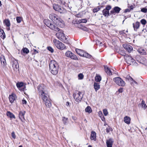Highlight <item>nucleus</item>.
I'll use <instances>...</instances> for the list:
<instances>
[{
    "label": "nucleus",
    "instance_id": "1",
    "mask_svg": "<svg viewBox=\"0 0 147 147\" xmlns=\"http://www.w3.org/2000/svg\"><path fill=\"white\" fill-rule=\"evenodd\" d=\"M59 66L57 62L55 61H51L49 64V70L54 75H57L58 73Z\"/></svg>",
    "mask_w": 147,
    "mask_h": 147
},
{
    "label": "nucleus",
    "instance_id": "2",
    "mask_svg": "<svg viewBox=\"0 0 147 147\" xmlns=\"http://www.w3.org/2000/svg\"><path fill=\"white\" fill-rule=\"evenodd\" d=\"M44 23L51 29L55 31L59 30V28L57 27L56 24L50 20L45 19L44 20Z\"/></svg>",
    "mask_w": 147,
    "mask_h": 147
},
{
    "label": "nucleus",
    "instance_id": "3",
    "mask_svg": "<svg viewBox=\"0 0 147 147\" xmlns=\"http://www.w3.org/2000/svg\"><path fill=\"white\" fill-rule=\"evenodd\" d=\"M49 17L53 22H55L58 25L60 26L61 23H63V22L60 19L58 16L55 14H50L49 15Z\"/></svg>",
    "mask_w": 147,
    "mask_h": 147
},
{
    "label": "nucleus",
    "instance_id": "4",
    "mask_svg": "<svg viewBox=\"0 0 147 147\" xmlns=\"http://www.w3.org/2000/svg\"><path fill=\"white\" fill-rule=\"evenodd\" d=\"M58 31L59 32H58L56 34L57 38L62 41L65 43H68V40L65 34L63 33V31L59 29V30Z\"/></svg>",
    "mask_w": 147,
    "mask_h": 147
},
{
    "label": "nucleus",
    "instance_id": "5",
    "mask_svg": "<svg viewBox=\"0 0 147 147\" xmlns=\"http://www.w3.org/2000/svg\"><path fill=\"white\" fill-rule=\"evenodd\" d=\"M53 42L56 47L58 49L62 50L65 49V45L61 42L56 39L53 40Z\"/></svg>",
    "mask_w": 147,
    "mask_h": 147
},
{
    "label": "nucleus",
    "instance_id": "6",
    "mask_svg": "<svg viewBox=\"0 0 147 147\" xmlns=\"http://www.w3.org/2000/svg\"><path fill=\"white\" fill-rule=\"evenodd\" d=\"M74 99L76 102L80 101L83 97L82 93L79 91H77L73 94Z\"/></svg>",
    "mask_w": 147,
    "mask_h": 147
},
{
    "label": "nucleus",
    "instance_id": "7",
    "mask_svg": "<svg viewBox=\"0 0 147 147\" xmlns=\"http://www.w3.org/2000/svg\"><path fill=\"white\" fill-rule=\"evenodd\" d=\"M76 53L80 56L89 58H90L91 57V56L88 53L84 52L83 50L76 49Z\"/></svg>",
    "mask_w": 147,
    "mask_h": 147
},
{
    "label": "nucleus",
    "instance_id": "8",
    "mask_svg": "<svg viewBox=\"0 0 147 147\" xmlns=\"http://www.w3.org/2000/svg\"><path fill=\"white\" fill-rule=\"evenodd\" d=\"M113 81L116 84L120 86H124L125 84V82L120 77H117L114 78Z\"/></svg>",
    "mask_w": 147,
    "mask_h": 147
},
{
    "label": "nucleus",
    "instance_id": "9",
    "mask_svg": "<svg viewBox=\"0 0 147 147\" xmlns=\"http://www.w3.org/2000/svg\"><path fill=\"white\" fill-rule=\"evenodd\" d=\"M53 7L55 10L60 12L61 13H65L66 11L63 8L57 4H53Z\"/></svg>",
    "mask_w": 147,
    "mask_h": 147
},
{
    "label": "nucleus",
    "instance_id": "10",
    "mask_svg": "<svg viewBox=\"0 0 147 147\" xmlns=\"http://www.w3.org/2000/svg\"><path fill=\"white\" fill-rule=\"evenodd\" d=\"M12 67L15 70L18 69L19 66L17 60L14 58L11 59Z\"/></svg>",
    "mask_w": 147,
    "mask_h": 147
},
{
    "label": "nucleus",
    "instance_id": "11",
    "mask_svg": "<svg viewBox=\"0 0 147 147\" xmlns=\"http://www.w3.org/2000/svg\"><path fill=\"white\" fill-rule=\"evenodd\" d=\"M111 8V7L109 5H107L105 9H104L102 11L103 15L105 16H108L109 15V10Z\"/></svg>",
    "mask_w": 147,
    "mask_h": 147
},
{
    "label": "nucleus",
    "instance_id": "12",
    "mask_svg": "<svg viewBox=\"0 0 147 147\" xmlns=\"http://www.w3.org/2000/svg\"><path fill=\"white\" fill-rule=\"evenodd\" d=\"M125 59L127 64L131 65L135 63V60L131 56L129 55L125 56Z\"/></svg>",
    "mask_w": 147,
    "mask_h": 147
},
{
    "label": "nucleus",
    "instance_id": "13",
    "mask_svg": "<svg viewBox=\"0 0 147 147\" xmlns=\"http://www.w3.org/2000/svg\"><path fill=\"white\" fill-rule=\"evenodd\" d=\"M65 55L67 57H69L74 60L78 59L76 55L71 53L70 51H67L65 54Z\"/></svg>",
    "mask_w": 147,
    "mask_h": 147
},
{
    "label": "nucleus",
    "instance_id": "14",
    "mask_svg": "<svg viewBox=\"0 0 147 147\" xmlns=\"http://www.w3.org/2000/svg\"><path fill=\"white\" fill-rule=\"evenodd\" d=\"M37 88L39 94L46 91L45 90V86L43 84L39 85L38 86Z\"/></svg>",
    "mask_w": 147,
    "mask_h": 147
},
{
    "label": "nucleus",
    "instance_id": "15",
    "mask_svg": "<svg viewBox=\"0 0 147 147\" xmlns=\"http://www.w3.org/2000/svg\"><path fill=\"white\" fill-rule=\"evenodd\" d=\"M121 9L119 7L116 6L114 7L113 9L110 11V14L115 15L116 13H118Z\"/></svg>",
    "mask_w": 147,
    "mask_h": 147
},
{
    "label": "nucleus",
    "instance_id": "16",
    "mask_svg": "<svg viewBox=\"0 0 147 147\" xmlns=\"http://www.w3.org/2000/svg\"><path fill=\"white\" fill-rule=\"evenodd\" d=\"M123 47L129 53H130L133 51V48L130 45L125 44L123 45Z\"/></svg>",
    "mask_w": 147,
    "mask_h": 147
},
{
    "label": "nucleus",
    "instance_id": "17",
    "mask_svg": "<svg viewBox=\"0 0 147 147\" xmlns=\"http://www.w3.org/2000/svg\"><path fill=\"white\" fill-rule=\"evenodd\" d=\"M39 97L42 99L43 101H46L48 99L47 96V93L46 91L39 94Z\"/></svg>",
    "mask_w": 147,
    "mask_h": 147
},
{
    "label": "nucleus",
    "instance_id": "18",
    "mask_svg": "<svg viewBox=\"0 0 147 147\" xmlns=\"http://www.w3.org/2000/svg\"><path fill=\"white\" fill-rule=\"evenodd\" d=\"M25 113V111H21L19 113V117L22 122H24L25 120L24 116Z\"/></svg>",
    "mask_w": 147,
    "mask_h": 147
},
{
    "label": "nucleus",
    "instance_id": "19",
    "mask_svg": "<svg viewBox=\"0 0 147 147\" xmlns=\"http://www.w3.org/2000/svg\"><path fill=\"white\" fill-rule=\"evenodd\" d=\"M16 86L18 88H20L21 87L23 88L21 90L22 91H24L26 87L24 85V83L22 82H19L16 84Z\"/></svg>",
    "mask_w": 147,
    "mask_h": 147
},
{
    "label": "nucleus",
    "instance_id": "20",
    "mask_svg": "<svg viewBox=\"0 0 147 147\" xmlns=\"http://www.w3.org/2000/svg\"><path fill=\"white\" fill-rule=\"evenodd\" d=\"M113 140L112 138H110L106 141V144L107 147H112Z\"/></svg>",
    "mask_w": 147,
    "mask_h": 147
},
{
    "label": "nucleus",
    "instance_id": "21",
    "mask_svg": "<svg viewBox=\"0 0 147 147\" xmlns=\"http://www.w3.org/2000/svg\"><path fill=\"white\" fill-rule=\"evenodd\" d=\"M140 23L138 22H136L135 23L133 24V27L134 31H136L140 26Z\"/></svg>",
    "mask_w": 147,
    "mask_h": 147
},
{
    "label": "nucleus",
    "instance_id": "22",
    "mask_svg": "<svg viewBox=\"0 0 147 147\" xmlns=\"http://www.w3.org/2000/svg\"><path fill=\"white\" fill-rule=\"evenodd\" d=\"M0 61L1 65L5 66L6 65V63L5 57L4 56L2 55L1 57Z\"/></svg>",
    "mask_w": 147,
    "mask_h": 147
},
{
    "label": "nucleus",
    "instance_id": "23",
    "mask_svg": "<svg viewBox=\"0 0 147 147\" xmlns=\"http://www.w3.org/2000/svg\"><path fill=\"white\" fill-rule=\"evenodd\" d=\"M138 106L139 107L143 108L144 109H146L147 107L145 101L144 100H142L141 103L139 104Z\"/></svg>",
    "mask_w": 147,
    "mask_h": 147
},
{
    "label": "nucleus",
    "instance_id": "24",
    "mask_svg": "<svg viewBox=\"0 0 147 147\" xmlns=\"http://www.w3.org/2000/svg\"><path fill=\"white\" fill-rule=\"evenodd\" d=\"M138 52L141 55H145L146 54L145 50L142 48L138 49L137 50Z\"/></svg>",
    "mask_w": 147,
    "mask_h": 147
},
{
    "label": "nucleus",
    "instance_id": "25",
    "mask_svg": "<svg viewBox=\"0 0 147 147\" xmlns=\"http://www.w3.org/2000/svg\"><path fill=\"white\" fill-rule=\"evenodd\" d=\"M105 70V72L109 75H112V74L110 69L107 66H104Z\"/></svg>",
    "mask_w": 147,
    "mask_h": 147
},
{
    "label": "nucleus",
    "instance_id": "26",
    "mask_svg": "<svg viewBox=\"0 0 147 147\" xmlns=\"http://www.w3.org/2000/svg\"><path fill=\"white\" fill-rule=\"evenodd\" d=\"M96 132L94 131H92L90 136V139L94 141L96 140Z\"/></svg>",
    "mask_w": 147,
    "mask_h": 147
},
{
    "label": "nucleus",
    "instance_id": "27",
    "mask_svg": "<svg viewBox=\"0 0 147 147\" xmlns=\"http://www.w3.org/2000/svg\"><path fill=\"white\" fill-rule=\"evenodd\" d=\"M15 95L13 94H12L11 95H9V99L10 102L11 103H13L15 100Z\"/></svg>",
    "mask_w": 147,
    "mask_h": 147
},
{
    "label": "nucleus",
    "instance_id": "28",
    "mask_svg": "<svg viewBox=\"0 0 147 147\" xmlns=\"http://www.w3.org/2000/svg\"><path fill=\"white\" fill-rule=\"evenodd\" d=\"M46 106L48 108H50L51 106V103L50 102V100L47 99L46 101H44Z\"/></svg>",
    "mask_w": 147,
    "mask_h": 147
},
{
    "label": "nucleus",
    "instance_id": "29",
    "mask_svg": "<svg viewBox=\"0 0 147 147\" xmlns=\"http://www.w3.org/2000/svg\"><path fill=\"white\" fill-rule=\"evenodd\" d=\"M94 87L96 92L100 88L99 84L97 82H94Z\"/></svg>",
    "mask_w": 147,
    "mask_h": 147
},
{
    "label": "nucleus",
    "instance_id": "30",
    "mask_svg": "<svg viewBox=\"0 0 147 147\" xmlns=\"http://www.w3.org/2000/svg\"><path fill=\"white\" fill-rule=\"evenodd\" d=\"M7 115L10 118L15 119L16 117L14 115L10 112L8 111L6 113Z\"/></svg>",
    "mask_w": 147,
    "mask_h": 147
},
{
    "label": "nucleus",
    "instance_id": "31",
    "mask_svg": "<svg viewBox=\"0 0 147 147\" xmlns=\"http://www.w3.org/2000/svg\"><path fill=\"white\" fill-rule=\"evenodd\" d=\"M4 24L7 27L10 26V21L8 19H5L3 22Z\"/></svg>",
    "mask_w": 147,
    "mask_h": 147
},
{
    "label": "nucleus",
    "instance_id": "32",
    "mask_svg": "<svg viewBox=\"0 0 147 147\" xmlns=\"http://www.w3.org/2000/svg\"><path fill=\"white\" fill-rule=\"evenodd\" d=\"M0 36L3 39H4L5 37V33L4 31L2 29H0Z\"/></svg>",
    "mask_w": 147,
    "mask_h": 147
},
{
    "label": "nucleus",
    "instance_id": "33",
    "mask_svg": "<svg viewBox=\"0 0 147 147\" xmlns=\"http://www.w3.org/2000/svg\"><path fill=\"white\" fill-rule=\"evenodd\" d=\"M130 119L129 117L126 116L124 118V122L127 123L129 124L130 122Z\"/></svg>",
    "mask_w": 147,
    "mask_h": 147
},
{
    "label": "nucleus",
    "instance_id": "34",
    "mask_svg": "<svg viewBox=\"0 0 147 147\" xmlns=\"http://www.w3.org/2000/svg\"><path fill=\"white\" fill-rule=\"evenodd\" d=\"M86 112L88 113H90L92 111L91 107L90 106H88L85 109Z\"/></svg>",
    "mask_w": 147,
    "mask_h": 147
},
{
    "label": "nucleus",
    "instance_id": "35",
    "mask_svg": "<svg viewBox=\"0 0 147 147\" xmlns=\"http://www.w3.org/2000/svg\"><path fill=\"white\" fill-rule=\"evenodd\" d=\"M101 80V77L99 76H96L95 77V80L96 82H100Z\"/></svg>",
    "mask_w": 147,
    "mask_h": 147
},
{
    "label": "nucleus",
    "instance_id": "36",
    "mask_svg": "<svg viewBox=\"0 0 147 147\" xmlns=\"http://www.w3.org/2000/svg\"><path fill=\"white\" fill-rule=\"evenodd\" d=\"M22 51L24 53L28 54L29 52V50L26 47L23 48Z\"/></svg>",
    "mask_w": 147,
    "mask_h": 147
},
{
    "label": "nucleus",
    "instance_id": "37",
    "mask_svg": "<svg viewBox=\"0 0 147 147\" xmlns=\"http://www.w3.org/2000/svg\"><path fill=\"white\" fill-rule=\"evenodd\" d=\"M68 118L66 117H62V121L64 124L66 125L67 123Z\"/></svg>",
    "mask_w": 147,
    "mask_h": 147
},
{
    "label": "nucleus",
    "instance_id": "38",
    "mask_svg": "<svg viewBox=\"0 0 147 147\" xmlns=\"http://www.w3.org/2000/svg\"><path fill=\"white\" fill-rule=\"evenodd\" d=\"M78 80H82L84 78V76L82 73H80L78 75Z\"/></svg>",
    "mask_w": 147,
    "mask_h": 147
},
{
    "label": "nucleus",
    "instance_id": "39",
    "mask_svg": "<svg viewBox=\"0 0 147 147\" xmlns=\"http://www.w3.org/2000/svg\"><path fill=\"white\" fill-rule=\"evenodd\" d=\"M78 22L79 23H86L87 22V20L86 19H82L80 20H79Z\"/></svg>",
    "mask_w": 147,
    "mask_h": 147
},
{
    "label": "nucleus",
    "instance_id": "40",
    "mask_svg": "<svg viewBox=\"0 0 147 147\" xmlns=\"http://www.w3.org/2000/svg\"><path fill=\"white\" fill-rule=\"evenodd\" d=\"M100 9V7H99L94 8L93 9V12L94 13L96 12L99 11Z\"/></svg>",
    "mask_w": 147,
    "mask_h": 147
},
{
    "label": "nucleus",
    "instance_id": "41",
    "mask_svg": "<svg viewBox=\"0 0 147 147\" xmlns=\"http://www.w3.org/2000/svg\"><path fill=\"white\" fill-rule=\"evenodd\" d=\"M126 79L131 82L133 78L127 75L125 78Z\"/></svg>",
    "mask_w": 147,
    "mask_h": 147
},
{
    "label": "nucleus",
    "instance_id": "42",
    "mask_svg": "<svg viewBox=\"0 0 147 147\" xmlns=\"http://www.w3.org/2000/svg\"><path fill=\"white\" fill-rule=\"evenodd\" d=\"M80 26H81V24L79 25L78 26V28H80L82 30L84 31H86L87 30H88L87 28H86V27H80Z\"/></svg>",
    "mask_w": 147,
    "mask_h": 147
},
{
    "label": "nucleus",
    "instance_id": "43",
    "mask_svg": "<svg viewBox=\"0 0 147 147\" xmlns=\"http://www.w3.org/2000/svg\"><path fill=\"white\" fill-rule=\"evenodd\" d=\"M103 112L104 115L106 116H107L108 114V112L107 109H104L103 110Z\"/></svg>",
    "mask_w": 147,
    "mask_h": 147
},
{
    "label": "nucleus",
    "instance_id": "44",
    "mask_svg": "<svg viewBox=\"0 0 147 147\" xmlns=\"http://www.w3.org/2000/svg\"><path fill=\"white\" fill-rule=\"evenodd\" d=\"M140 22L142 24L145 25L146 23V21L144 19H142L141 20Z\"/></svg>",
    "mask_w": 147,
    "mask_h": 147
},
{
    "label": "nucleus",
    "instance_id": "45",
    "mask_svg": "<svg viewBox=\"0 0 147 147\" xmlns=\"http://www.w3.org/2000/svg\"><path fill=\"white\" fill-rule=\"evenodd\" d=\"M16 20L18 23H20L21 22L22 18L20 17H16Z\"/></svg>",
    "mask_w": 147,
    "mask_h": 147
},
{
    "label": "nucleus",
    "instance_id": "46",
    "mask_svg": "<svg viewBox=\"0 0 147 147\" xmlns=\"http://www.w3.org/2000/svg\"><path fill=\"white\" fill-rule=\"evenodd\" d=\"M119 53L121 55L124 56L125 59V56H126V55H128L126 54L125 53L124 51H121Z\"/></svg>",
    "mask_w": 147,
    "mask_h": 147
},
{
    "label": "nucleus",
    "instance_id": "47",
    "mask_svg": "<svg viewBox=\"0 0 147 147\" xmlns=\"http://www.w3.org/2000/svg\"><path fill=\"white\" fill-rule=\"evenodd\" d=\"M47 49L49 51L51 52V53H53L54 50L51 47H47Z\"/></svg>",
    "mask_w": 147,
    "mask_h": 147
},
{
    "label": "nucleus",
    "instance_id": "48",
    "mask_svg": "<svg viewBox=\"0 0 147 147\" xmlns=\"http://www.w3.org/2000/svg\"><path fill=\"white\" fill-rule=\"evenodd\" d=\"M106 132L107 133H109L110 131H112V128L109 127V128H106Z\"/></svg>",
    "mask_w": 147,
    "mask_h": 147
},
{
    "label": "nucleus",
    "instance_id": "49",
    "mask_svg": "<svg viewBox=\"0 0 147 147\" xmlns=\"http://www.w3.org/2000/svg\"><path fill=\"white\" fill-rule=\"evenodd\" d=\"M141 11L142 12L145 13L147 11V9L146 8H143L141 9Z\"/></svg>",
    "mask_w": 147,
    "mask_h": 147
},
{
    "label": "nucleus",
    "instance_id": "50",
    "mask_svg": "<svg viewBox=\"0 0 147 147\" xmlns=\"http://www.w3.org/2000/svg\"><path fill=\"white\" fill-rule=\"evenodd\" d=\"M11 135L12 137L14 139H15L16 138V135L14 132L13 131L11 134Z\"/></svg>",
    "mask_w": 147,
    "mask_h": 147
},
{
    "label": "nucleus",
    "instance_id": "51",
    "mask_svg": "<svg viewBox=\"0 0 147 147\" xmlns=\"http://www.w3.org/2000/svg\"><path fill=\"white\" fill-rule=\"evenodd\" d=\"M119 93H122L123 92V89L122 88H120L118 90Z\"/></svg>",
    "mask_w": 147,
    "mask_h": 147
},
{
    "label": "nucleus",
    "instance_id": "52",
    "mask_svg": "<svg viewBox=\"0 0 147 147\" xmlns=\"http://www.w3.org/2000/svg\"><path fill=\"white\" fill-rule=\"evenodd\" d=\"M131 84H134V83H135L136 84H137V82L136 81H134V80H133V79H132V80L131 81Z\"/></svg>",
    "mask_w": 147,
    "mask_h": 147
},
{
    "label": "nucleus",
    "instance_id": "53",
    "mask_svg": "<svg viewBox=\"0 0 147 147\" xmlns=\"http://www.w3.org/2000/svg\"><path fill=\"white\" fill-rule=\"evenodd\" d=\"M59 3L63 5H64L65 3V2L61 0H59Z\"/></svg>",
    "mask_w": 147,
    "mask_h": 147
},
{
    "label": "nucleus",
    "instance_id": "54",
    "mask_svg": "<svg viewBox=\"0 0 147 147\" xmlns=\"http://www.w3.org/2000/svg\"><path fill=\"white\" fill-rule=\"evenodd\" d=\"M130 11V10L129 9H125V10L124 12V13H126V12H129Z\"/></svg>",
    "mask_w": 147,
    "mask_h": 147
},
{
    "label": "nucleus",
    "instance_id": "55",
    "mask_svg": "<svg viewBox=\"0 0 147 147\" xmlns=\"http://www.w3.org/2000/svg\"><path fill=\"white\" fill-rule=\"evenodd\" d=\"M98 115L100 117H102L103 115H102V113L100 111L98 113Z\"/></svg>",
    "mask_w": 147,
    "mask_h": 147
},
{
    "label": "nucleus",
    "instance_id": "56",
    "mask_svg": "<svg viewBox=\"0 0 147 147\" xmlns=\"http://www.w3.org/2000/svg\"><path fill=\"white\" fill-rule=\"evenodd\" d=\"M22 102L23 104H26L27 103L26 101L25 100H22Z\"/></svg>",
    "mask_w": 147,
    "mask_h": 147
},
{
    "label": "nucleus",
    "instance_id": "57",
    "mask_svg": "<svg viewBox=\"0 0 147 147\" xmlns=\"http://www.w3.org/2000/svg\"><path fill=\"white\" fill-rule=\"evenodd\" d=\"M100 118L103 121H105V119L103 115H102V117H100Z\"/></svg>",
    "mask_w": 147,
    "mask_h": 147
},
{
    "label": "nucleus",
    "instance_id": "58",
    "mask_svg": "<svg viewBox=\"0 0 147 147\" xmlns=\"http://www.w3.org/2000/svg\"><path fill=\"white\" fill-rule=\"evenodd\" d=\"M67 106H69V102H67L66 103V104H65Z\"/></svg>",
    "mask_w": 147,
    "mask_h": 147
},
{
    "label": "nucleus",
    "instance_id": "59",
    "mask_svg": "<svg viewBox=\"0 0 147 147\" xmlns=\"http://www.w3.org/2000/svg\"><path fill=\"white\" fill-rule=\"evenodd\" d=\"M130 10H132V9H133V8H134V7H133V5H131L130 6Z\"/></svg>",
    "mask_w": 147,
    "mask_h": 147
},
{
    "label": "nucleus",
    "instance_id": "60",
    "mask_svg": "<svg viewBox=\"0 0 147 147\" xmlns=\"http://www.w3.org/2000/svg\"><path fill=\"white\" fill-rule=\"evenodd\" d=\"M9 27L10 26L7 27V30H10V28Z\"/></svg>",
    "mask_w": 147,
    "mask_h": 147
},
{
    "label": "nucleus",
    "instance_id": "61",
    "mask_svg": "<svg viewBox=\"0 0 147 147\" xmlns=\"http://www.w3.org/2000/svg\"><path fill=\"white\" fill-rule=\"evenodd\" d=\"M99 42H100L98 40H97L96 41V43H99Z\"/></svg>",
    "mask_w": 147,
    "mask_h": 147
},
{
    "label": "nucleus",
    "instance_id": "62",
    "mask_svg": "<svg viewBox=\"0 0 147 147\" xmlns=\"http://www.w3.org/2000/svg\"><path fill=\"white\" fill-rule=\"evenodd\" d=\"M2 4L1 1H0V7L2 5Z\"/></svg>",
    "mask_w": 147,
    "mask_h": 147
},
{
    "label": "nucleus",
    "instance_id": "63",
    "mask_svg": "<svg viewBox=\"0 0 147 147\" xmlns=\"http://www.w3.org/2000/svg\"><path fill=\"white\" fill-rule=\"evenodd\" d=\"M88 147H92V146L90 145H89L88 146Z\"/></svg>",
    "mask_w": 147,
    "mask_h": 147
},
{
    "label": "nucleus",
    "instance_id": "64",
    "mask_svg": "<svg viewBox=\"0 0 147 147\" xmlns=\"http://www.w3.org/2000/svg\"><path fill=\"white\" fill-rule=\"evenodd\" d=\"M19 147H23L21 145V146H19Z\"/></svg>",
    "mask_w": 147,
    "mask_h": 147
}]
</instances>
